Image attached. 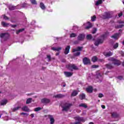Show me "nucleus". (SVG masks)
Masks as SVG:
<instances>
[{
	"label": "nucleus",
	"mask_w": 124,
	"mask_h": 124,
	"mask_svg": "<svg viewBox=\"0 0 124 124\" xmlns=\"http://www.w3.org/2000/svg\"><path fill=\"white\" fill-rule=\"evenodd\" d=\"M72 106V104L66 103L62 106L63 111H68L70 107Z\"/></svg>",
	"instance_id": "nucleus-1"
},
{
	"label": "nucleus",
	"mask_w": 124,
	"mask_h": 124,
	"mask_svg": "<svg viewBox=\"0 0 124 124\" xmlns=\"http://www.w3.org/2000/svg\"><path fill=\"white\" fill-rule=\"evenodd\" d=\"M75 120L78 122H76L75 124H81L80 122H82L83 123L86 121V119H84L83 117H80L79 116H77L75 117Z\"/></svg>",
	"instance_id": "nucleus-2"
},
{
	"label": "nucleus",
	"mask_w": 124,
	"mask_h": 124,
	"mask_svg": "<svg viewBox=\"0 0 124 124\" xmlns=\"http://www.w3.org/2000/svg\"><path fill=\"white\" fill-rule=\"evenodd\" d=\"M66 68H68L70 70H78V67L74 64H69L66 66Z\"/></svg>",
	"instance_id": "nucleus-3"
},
{
	"label": "nucleus",
	"mask_w": 124,
	"mask_h": 124,
	"mask_svg": "<svg viewBox=\"0 0 124 124\" xmlns=\"http://www.w3.org/2000/svg\"><path fill=\"white\" fill-rule=\"evenodd\" d=\"M110 60V61H112L113 62V63L115 65L118 66V65H120L121 63H122V62L120 61L115 60L113 58H111Z\"/></svg>",
	"instance_id": "nucleus-4"
},
{
	"label": "nucleus",
	"mask_w": 124,
	"mask_h": 124,
	"mask_svg": "<svg viewBox=\"0 0 124 124\" xmlns=\"http://www.w3.org/2000/svg\"><path fill=\"white\" fill-rule=\"evenodd\" d=\"M84 64H90L91 60L89 58H85L83 60Z\"/></svg>",
	"instance_id": "nucleus-5"
},
{
	"label": "nucleus",
	"mask_w": 124,
	"mask_h": 124,
	"mask_svg": "<svg viewBox=\"0 0 124 124\" xmlns=\"http://www.w3.org/2000/svg\"><path fill=\"white\" fill-rule=\"evenodd\" d=\"M102 43H103V40L99 39L95 42L94 45L95 46H98L99 44H102Z\"/></svg>",
	"instance_id": "nucleus-6"
},
{
	"label": "nucleus",
	"mask_w": 124,
	"mask_h": 124,
	"mask_svg": "<svg viewBox=\"0 0 124 124\" xmlns=\"http://www.w3.org/2000/svg\"><path fill=\"white\" fill-rule=\"evenodd\" d=\"M8 102V101L7 99H4L2 100L0 102V105L3 106V105H6V104Z\"/></svg>",
	"instance_id": "nucleus-7"
},
{
	"label": "nucleus",
	"mask_w": 124,
	"mask_h": 124,
	"mask_svg": "<svg viewBox=\"0 0 124 124\" xmlns=\"http://www.w3.org/2000/svg\"><path fill=\"white\" fill-rule=\"evenodd\" d=\"M104 55L105 56V57H111L112 55H113V53H112L111 51L106 52H104Z\"/></svg>",
	"instance_id": "nucleus-8"
},
{
	"label": "nucleus",
	"mask_w": 124,
	"mask_h": 124,
	"mask_svg": "<svg viewBox=\"0 0 124 124\" xmlns=\"http://www.w3.org/2000/svg\"><path fill=\"white\" fill-rule=\"evenodd\" d=\"M42 103H49L50 102V99L44 98L41 100Z\"/></svg>",
	"instance_id": "nucleus-9"
},
{
	"label": "nucleus",
	"mask_w": 124,
	"mask_h": 124,
	"mask_svg": "<svg viewBox=\"0 0 124 124\" xmlns=\"http://www.w3.org/2000/svg\"><path fill=\"white\" fill-rule=\"evenodd\" d=\"M85 38V34H80L78 37V40H83Z\"/></svg>",
	"instance_id": "nucleus-10"
},
{
	"label": "nucleus",
	"mask_w": 124,
	"mask_h": 124,
	"mask_svg": "<svg viewBox=\"0 0 124 124\" xmlns=\"http://www.w3.org/2000/svg\"><path fill=\"white\" fill-rule=\"evenodd\" d=\"M120 36H121V35L120 34V33H116V34H115L114 35H112L111 36V37L112 38H114V39H119Z\"/></svg>",
	"instance_id": "nucleus-11"
},
{
	"label": "nucleus",
	"mask_w": 124,
	"mask_h": 124,
	"mask_svg": "<svg viewBox=\"0 0 124 124\" xmlns=\"http://www.w3.org/2000/svg\"><path fill=\"white\" fill-rule=\"evenodd\" d=\"M70 49V46H66L64 51V54H65V55H67V54L69 53Z\"/></svg>",
	"instance_id": "nucleus-12"
},
{
	"label": "nucleus",
	"mask_w": 124,
	"mask_h": 124,
	"mask_svg": "<svg viewBox=\"0 0 124 124\" xmlns=\"http://www.w3.org/2000/svg\"><path fill=\"white\" fill-rule=\"evenodd\" d=\"M53 97L55 98H62V97H64V95H62L61 94H58L53 96Z\"/></svg>",
	"instance_id": "nucleus-13"
},
{
	"label": "nucleus",
	"mask_w": 124,
	"mask_h": 124,
	"mask_svg": "<svg viewBox=\"0 0 124 124\" xmlns=\"http://www.w3.org/2000/svg\"><path fill=\"white\" fill-rule=\"evenodd\" d=\"M86 91L87 93H93V87L89 86L86 88Z\"/></svg>",
	"instance_id": "nucleus-14"
},
{
	"label": "nucleus",
	"mask_w": 124,
	"mask_h": 124,
	"mask_svg": "<svg viewBox=\"0 0 124 124\" xmlns=\"http://www.w3.org/2000/svg\"><path fill=\"white\" fill-rule=\"evenodd\" d=\"M86 26H87L85 29L86 30H88L89 29H91V28H92V27H93V24H91V23L90 22H87V23L86 24Z\"/></svg>",
	"instance_id": "nucleus-15"
},
{
	"label": "nucleus",
	"mask_w": 124,
	"mask_h": 124,
	"mask_svg": "<svg viewBox=\"0 0 124 124\" xmlns=\"http://www.w3.org/2000/svg\"><path fill=\"white\" fill-rule=\"evenodd\" d=\"M64 74L66 77H70V76H72L73 73L69 72H65Z\"/></svg>",
	"instance_id": "nucleus-16"
},
{
	"label": "nucleus",
	"mask_w": 124,
	"mask_h": 124,
	"mask_svg": "<svg viewBox=\"0 0 124 124\" xmlns=\"http://www.w3.org/2000/svg\"><path fill=\"white\" fill-rule=\"evenodd\" d=\"M83 49V47L78 46L75 49L73 50V52H77L78 51H81Z\"/></svg>",
	"instance_id": "nucleus-17"
},
{
	"label": "nucleus",
	"mask_w": 124,
	"mask_h": 124,
	"mask_svg": "<svg viewBox=\"0 0 124 124\" xmlns=\"http://www.w3.org/2000/svg\"><path fill=\"white\" fill-rule=\"evenodd\" d=\"M49 119L50 121V124H54V123H55L54 117H53L51 115H49Z\"/></svg>",
	"instance_id": "nucleus-18"
},
{
	"label": "nucleus",
	"mask_w": 124,
	"mask_h": 124,
	"mask_svg": "<svg viewBox=\"0 0 124 124\" xmlns=\"http://www.w3.org/2000/svg\"><path fill=\"white\" fill-rule=\"evenodd\" d=\"M102 2H103L102 0H98L95 2V5H96L97 6L99 5V4H102Z\"/></svg>",
	"instance_id": "nucleus-19"
},
{
	"label": "nucleus",
	"mask_w": 124,
	"mask_h": 124,
	"mask_svg": "<svg viewBox=\"0 0 124 124\" xmlns=\"http://www.w3.org/2000/svg\"><path fill=\"white\" fill-rule=\"evenodd\" d=\"M86 98V95L84 93H82L79 95L80 99H85Z\"/></svg>",
	"instance_id": "nucleus-20"
},
{
	"label": "nucleus",
	"mask_w": 124,
	"mask_h": 124,
	"mask_svg": "<svg viewBox=\"0 0 124 124\" xmlns=\"http://www.w3.org/2000/svg\"><path fill=\"white\" fill-rule=\"evenodd\" d=\"M1 25L3 27H8V26H10V24H9V23H7L4 22H1Z\"/></svg>",
	"instance_id": "nucleus-21"
},
{
	"label": "nucleus",
	"mask_w": 124,
	"mask_h": 124,
	"mask_svg": "<svg viewBox=\"0 0 124 124\" xmlns=\"http://www.w3.org/2000/svg\"><path fill=\"white\" fill-rule=\"evenodd\" d=\"M7 35H8V34L6 33H2L0 34V37H1V38H3V37H5V36H7Z\"/></svg>",
	"instance_id": "nucleus-22"
},
{
	"label": "nucleus",
	"mask_w": 124,
	"mask_h": 124,
	"mask_svg": "<svg viewBox=\"0 0 124 124\" xmlns=\"http://www.w3.org/2000/svg\"><path fill=\"white\" fill-rule=\"evenodd\" d=\"M78 94V92L76 91V90H75L73 91V93H72V96H76Z\"/></svg>",
	"instance_id": "nucleus-23"
},
{
	"label": "nucleus",
	"mask_w": 124,
	"mask_h": 124,
	"mask_svg": "<svg viewBox=\"0 0 124 124\" xmlns=\"http://www.w3.org/2000/svg\"><path fill=\"white\" fill-rule=\"evenodd\" d=\"M52 50H53V51H61L62 47H52Z\"/></svg>",
	"instance_id": "nucleus-24"
},
{
	"label": "nucleus",
	"mask_w": 124,
	"mask_h": 124,
	"mask_svg": "<svg viewBox=\"0 0 124 124\" xmlns=\"http://www.w3.org/2000/svg\"><path fill=\"white\" fill-rule=\"evenodd\" d=\"M79 107H83V108H88L87 104H84V103L80 104L79 105Z\"/></svg>",
	"instance_id": "nucleus-25"
},
{
	"label": "nucleus",
	"mask_w": 124,
	"mask_h": 124,
	"mask_svg": "<svg viewBox=\"0 0 124 124\" xmlns=\"http://www.w3.org/2000/svg\"><path fill=\"white\" fill-rule=\"evenodd\" d=\"M22 110L25 112H29V111H30V109H29V108L27 106H25L22 108Z\"/></svg>",
	"instance_id": "nucleus-26"
},
{
	"label": "nucleus",
	"mask_w": 124,
	"mask_h": 124,
	"mask_svg": "<svg viewBox=\"0 0 124 124\" xmlns=\"http://www.w3.org/2000/svg\"><path fill=\"white\" fill-rule=\"evenodd\" d=\"M18 109H20V107H17L16 108H12V112H16Z\"/></svg>",
	"instance_id": "nucleus-27"
},
{
	"label": "nucleus",
	"mask_w": 124,
	"mask_h": 124,
	"mask_svg": "<svg viewBox=\"0 0 124 124\" xmlns=\"http://www.w3.org/2000/svg\"><path fill=\"white\" fill-rule=\"evenodd\" d=\"M92 61L93 62H95L97 61V58L95 56H94L92 58Z\"/></svg>",
	"instance_id": "nucleus-28"
},
{
	"label": "nucleus",
	"mask_w": 124,
	"mask_h": 124,
	"mask_svg": "<svg viewBox=\"0 0 124 124\" xmlns=\"http://www.w3.org/2000/svg\"><path fill=\"white\" fill-rule=\"evenodd\" d=\"M24 30V29H20L16 31V34H18V33H20V32H22V31H23Z\"/></svg>",
	"instance_id": "nucleus-29"
},
{
	"label": "nucleus",
	"mask_w": 124,
	"mask_h": 124,
	"mask_svg": "<svg viewBox=\"0 0 124 124\" xmlns=\"http://www.w3.org/2000/svg\"><path fill=\"white\" fill-rule=\"evenodd\" d=\"M40 6L42 9H45V5H44L43 3H40Z\"/></svg>",
	"instance_id": "nucleus-30"
},
{
	"label": "nucleus",
	"mask_w": 124,
	"mask_h": 124,
	"mask_svg": "<svg viewBox=\"0 0 124 124\" xmlns=\"http://www.w3.org/2000/svg\"><path fill=\"white\" fill-rule=\"evenodd\" d=\"M31 100H32V99L31 98H29L26 101V104H30L31 102Z\"/></svg>",
	"instance_id": "nucleus-31"
},
{
	"label": "nucleus",
	"mask_w": 124,
	"mask_h": 124,
	"mask_svg": "<svg viewBox=\"0 0 124 124\" xmlns=\"http://www.w3.org/2000/svg\"><path fill=\"white\" fill-rule=\"evenodd\" d=\"M106 67H107V68H109V69H111V68H113V66H112V65L110 64H107L106 65Z\"/></svg>",
	"instance_id": "nucleus-32"
},
{
	"label": "nucleus",
	"mask_w": 124,
	"mask_h": 124,
	"mask_svg": "<svg viewBox=\"0 0 124 124\" xmlns=\"http://www.w3.org/2000/svg\"><path fill=\"white\" fill-rule=\"evenodd\" d=\"M95 19H96V16H93L91 17V20L93 22L95 21Z\"/></svg>",
	"instance_id": "nucleus-33"
},
{
	"label": "nucleus",
	"mask_w": 124,
	"mask_h": 124,
	"mask_svg": "<svg viewBox=\"0 0 124 124\" xmlns=\"http://www.w3.org/2000/svg\"><path fill=\"white\" fill-rule=\"evenodd\" d=\"M30 1L32 4H36V1L35 0H30Z\"/></svg>",
	"instance_id": "nucleus-34"
},
{
	"label": "nucleus",
	"mask_w": 124,
	"mask_h": 124,
	"mask_svg": "<svg viewBox=\"0 0 124 124\" xmlns=\"http://www.w3.org/2000/svg\"><path fill=\"white\" fill-rule=\"evenodd\" d=\"M77 36L76 34L74 33H72V34H70V37H75V36Z\"/></svg>",
	"instance_id": "nucleus-35"
},
{
	"label": "nucleus",
	"mask_w": 124,
	"mask_h": 124,
	"mask_svg": "<svg viewBox=\"0 0 124 124\" xmlns=\"http://www.w3.org/2000/svg\"><path fill=\"white\" fill-rule=\"evenodd\" d=\"M40 110H41V108H35L34 111L35 112H37L38 111H40Z\"/></svg>",
	"instance_id": "nucleus-36"
},
{
	"label": "nucleus",
	"mask_w": 124,
	"mask_h": 124,
	"mask_svg": "<svg viewBox=\"0 0 124 124\" xmlns=\"http://www.w3.org/2000/svg\"><path fill=\"white\" fill-rule=\"evenodd\" d=\"M118 46H119V44L116 43L115 45H114L113 48L114 49H117V48H118Z\"/></svg>",
	"instance_id": "nucleus-37"
},
{
	"label": "nucleus",
	"mask_w": 124,
	"mask_h": 124,
	"mask_svg": "<svg viewBox=\"0 0 124 124\" xmlns=\"http://www.w3.org/2000/svg\"><path fill=\"white\" fill-rule=\"evenodd\" d=\"M86 37L88 39H92V35L91 34L87 35Z\"/></svg>",
	"instance_id": "nucleus-38"
},
{
	"label": "nucleus",
	"mask_w": 124,
	"mask_h": 124,
	"mask_svg": "<svg viewBox=\"0 0 124 124\" xmlns=\"http://www.w3.org/2000/svg\"><path fill=\"white\" fill-rule=\"evenodd\" d=\"M98 67V65H93L92 66V68H97Z\"/></svg>",
	"instance_id": "nucleus-39"
},
{
	"label": "nucleus",
	"mask_w": 124,
	"mask_h": 124,
	"mask_svg": "<svg viewBox=\"0 0 124 124\" xmlns=\"http://www.w3.org/2000/svg\"><path fill=\"white\" fill-rule=\"evenodd\" d=\"M96 31H97L96 28H94L93 29V31L92 32V33L94 34L95 32H96Z\"/></svg>",
	"instance_id": "nucleus-40"
},
{
	"label": "nucleus",
	"mask_w": 124,
	"mask_h": 124,
	"mask_svg": "<svg viewBox=\"0 0 124 124\" xmlns=\"http://www.w3.org/2000/svg\"><path fill=\"white\" fill-rule=\"evenodd\" d=\"M80 52H78L75 53V56H80Z\"/></svg>",
	"instance_id": "nucleus-41"
},
{
	"label": "nucleus",
	"mask_w": 124,
	"mask_h": 124,
	"mask_svg": "<svg viewBox=\"0 0 124 124\" xmlns=\"http://www.w3.org/2000/svg\"><path fill=\"white\" fill-rule=\"evenodd\" d=\"M47 58L48 59V62H50L51 61V56L50 55H47Z\"/></svg>",
	"instance_id": "nucleus-42"
},
{
	"label": "nucleus",
	"mask_w": 124,
	"mask_h": 124,
	"mask_svg": "<svg viewBox=\"0 0 124 124\" xmlns=\"http://www.w3.org/2000/svg\"><path fill=\"white\" fill-rule=\"evenodd\" d=\"M98 97H100V98L103 97V94L99 93L98 95Z\"/></svg>",
	"instance_id": "nucleus-43"
},
{
	"label": "nucleus",
	"mask_w": 124,
	"mask_h": 124,
	"mask_svg": "<svg viewBox=\"0 0 124 124\" xmlns=\"http://www.w3.org/2000/svg\"><path fill=\"white\" fill-rule=\"evenodd\" d=\"M111 116H112V117H116V113L113 112V113L111 114Z\"/></svg>",
	"instance_id": "nucleus-44"
},
{
	"label": "nucleus",
	"mask_w": 124,
	"mask_h": 124,
	"mask_svg": "<svg viewBox=\"0 0 124 124\" xmlns=\"http://www.w3.org/2000/svg\"><path fill=\"white\" fill-rule=\"evenodd\" d=\"M4 19L5 20H8V17L7 16H4Z\"/></svg>",
	"instance_id": "nucleus-45"
},
{
	"label": "nucleus",
	"mask_w": 124,
	"mask_h": 124,
	"mask_svg": "<svg viewBox=\"0 0 124 124\" xmlns=\"http://www.w3.org/2000/svg\"><path fill=\"white\" fill-rule=\"evenodd\" d=\"M98 78H100L101 79H102V76L100 75V74H99V76H98Z\"/></svg>",
	"instance_id": "nucleus-46"
},
{
	"label": "nucleus",
	"mask_w": 124,
	"mask_h": 124,
	"mask_svg": "<svg viewBox=\"0 0 124 124\" xmlns=\"http://www.w3.org/2000/svg\"><path fill=\"white\" fill-rule=\"evenodd\" d=\"M118 79H119V80H122V79H123V77L122 76L118 77Z\"/></svg>",
	"instance_id": "nucleus-47"
},
{
	"label": "nucleus",
	"mask_w": 124,
	"mask_h": 124,
	"mask_svg": "<svg viewBox=\"0 0 124 124\" xmlns=\"http://www.w3.org/2000/svg\"><path fill=\"white\" fill-rule=\"evenodd\" d=\"M123 16V13H120V14H119L118 16L119 17H121V16Z\"/></svg>",
	"instance_id": "nucleus-48"
},
{
	"label": "nucleus",
	"mask_w": 124,
	"mask_h": 124,
	"mask_svg": "<svg viewBox=\"0 0 124 124\" xmlns=\"http://www.w3.org/2000/svg\"><path fill=\"white\" fill-rule=\"evenodd\" d=\"M101 107H102V108L103 109H105V106H104V105H102V106H101Z\"/></svg>",
	"instance_id": "nucleus-49"
},
{
	"label": "nucleus",
	"mask_w": 124,
	"mask_h": 124,
	"mask_svg": "<svg viewBox=\"0 0 124 124\" xmlns=\"http://www.w3.org/2000/svg\"><path fill=\"white\" fill-rule=\"evenodd\" d=\"M31 118H33V117H34V114H31Z\"/></svg>",
	"instance_id": "nucleus-50"
},
{
	"label": "nucleus",
	"mask_w": 124,
	"mask_h": 124,
	"mask_svg": "<svg viewBox=\"0 0 124 124\" xmlns=\"http://www.w3.org/2000/svg\"><path fill=\"white\" fill-rule=\"evenodd\" d=\"M12 26V28H15V27H16V25H11Z\"/></svg>",
	"instance_id": "nucleus-51"
},
{
	"label": "nucleus",
	"mask_w": 124,
	"mask_h": 124,
	"mask_svg": "<svg viewBox=\"0 0 124 124\" xmlns=\"http://www.w3.org/2000/svg\"><path fill=\"white\" fill-rule=\"evenodd\" d=\"M120 28H123V27H124V25H120Z\"/></svg>",
	"instance_id": "nucleus-52"
},
{
	"label": "nucleus",
	"mask_w": 124,
	"mask_h": 124,
	"mask_svg": "<svg viewBox=\"0 0 124 124\" xmlns=\"http://www.w3.org/2000/svg\"><path fill=\"white\" fill-rule=\"evenodd\" d=\"M21 115H26V113H21Z\"/></svg>",
	"instance_id": "nucleus-53"
},
{
	"label": "nucleus",
	"mask_w": 124,
	"mask_h": 124,
	"mask_svg": "<svg viewBox=\"0 0 124 124\" xmlns=\"http://www.w3.org/2000/svg\"><path fill=\"white\" fill-rule=\"evenodd\" d=\"M99 61H100V62H103V60L101 59V60H99Z\"/></svg>",
	"instance_id": "nucleus-54"
},
{
	"label": "nucleus",
	"mask_w": 124,
	"mask_h": 124,
	"mask_svg": "<svg viewBox=\"0 0 124 124\" xmlns=\"http://www.w3.org/2000/svg\"><path fill=\"white\" fill-rule=\"evenodd\" d=\"M110 16H107L106 17V18H110Z\"/></svg>",
	"instance_id": "nucleus-55"
},
{
	"label": "nucleus",
	"mask_w": 124,
	"mask_h": 124,
	"mask_svg": "<svg viewBox=\"0 0 124 124\" xmlns=\"http://www.w3.org/2000/svg\"><path fill=\"white\" fill-rule=\"evenodd\" d=\"M2 114H0V118H1Z\"/></svg>",
	"instance_id": "nucleus-56"
},
{
	"label": "nucleus",
	"mask_w": 124,
	"mask_h": 124,
	"mask_svg": "<svg viewBox=\"0 0 124 124\" xmlns=\"http://www.w3.org/2000/svg\"><path fill=\"white\" fill-rule=\"evenodd\" d=\"M59 55V53H56V56H58Z\"/></svg>",
	"instance_id": "nucleus-57"
},
{
	"label": "nucleus",
	"mask_w": 124,
	"mask_h": 124,
	"mask_svg": "<svg viewBox=\"0 0 124 124\" xmlns=\"http://www.w3.org/2000/svg\"><path fill=\"white\" fill-rule=\"evenodd\" d=\"M123 65L124 66V62H123Z\"/></svg>",
	"instance_id": "nucleus-58"
},
{
	"label": "nucleus",
	"mask_w": 124,
	"mask_h": 124,
	"mask_svg": "<svg viewBox=\"0 0 124 124\" xmlns=\"http://www.w3.org/2000/svg\"><path fill=\"white\" fill-rule=\"evenodd\" d=\"M123 3L124 4V0H123Z\"/></svg>",
	"instance_id": "nucleus-59"
},
{
	"label": "nucleus",
	"mask_w": 124,
	"mask_h": 124,
	"mask_svg": "<svg viewBox=\"0 0 124 124\" xmlns=\"http://www.w3.org/2000/svg\"><path fill=\"white\" fill-rule=\"evenodd\" d=\"M63 87H65V84L63 85Z\"/></svg>",
	"instance_id": "nucleus-60"
},
{
	"label": "nucleus",
	"mask_w": 124,
	"mask_h": 124,
	"mask_svg": "<svg viewBox=\"0 0 124 124\" xmlns=\"http://www.w3.org/2000/svg\"><path fill=\"white\" fill-rule=\"evenodd\" d=\"M122 24H124V22L123 21L122 22H121Z\"/></svg>",
	"instance_id": "nucleus-61"
},
{
	"label": "nucleus",
	"mask_w": 124,
	"mask_h": 124,
	"mask_svg": "<svg viewBox=\"0 0 124 124\" xmlns=\"http://www.w3.org/2000/svg\"><path fill=\"white\" fill-rule=\"evenodd\" d=\"M108 16H110V14H108Z\"/></svg>",
	"instance_id": "nucleus-62"
},
{
	"label": "nucleus",
	"mask_w": 124,
	"mask_h": 124,
	"mask_svg": "<svg viewBox=\"0 0 124 124\" xmlns=\"http://www.w3.org/2000/svg\"><path fill=\"white\" fill-rule=\"evenodd\" d=\"M123 45H124V41H123Z\"/></svg>",
	"instance_id": "nucleus-63"
}]
</instances>
